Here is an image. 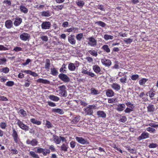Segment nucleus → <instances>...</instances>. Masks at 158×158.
<instances>
[{"instance_id": "f257e3e1", "label": "nucleus", "mask_w": 158, "mask_h": 158, "mask_svg": "<svg viewBox=\"0 0 158 158\" xmlns=\"http://www.w3.org/2000/svg\"><path fill=\"white\" fill-rule=\"evenodd\" d=\"M96 106L94 105H89L85 107L83 110L85 115H92L93 114V109H95Z\"/></svg>"}, {"instance_id": "f03ea898", "label": "nucleus", "mask_w": 158, "mask_h": 158, "mask_svg": "<svg viewBox=\"0 0 158 158\" xmlns=\"http://www.w3.org/2000/svg\"><path fill=\"white\" fill-rule=\"evenodd\" d=\"M18 131L17 128H14L12 127L11 135L15 142L18 143L20 139L18 134Z\"/></svg>"}, {"instance_id": "7ed1b4c3", "label": "nucleus", "mask_w": 158, "mask_h": 158, "mask_svg": "<svg viewBox=\"0 0 158 158\" xmlns=\"http://www.w3.org/2000/svg\"><path fill=\"white\" fill-rule=\"evenodd\" d=\"M53 141L57 144H59L60 143L61 141L62 142H66L67 141L64 137L61 136L59 137L56 135H53Z\"/></svg>"}, {"instance_id": "20e7f679", "label": "nucleus", "mask_w": 158, "mask_h": 158, "mask_svg": "<svg viewBox=\"0 0 158 158\" xmlns=\"http://www.w3.org/2000/svg\"><path fill=\"white\" fill-rule=\"evenodd\" d=\"M60 91L59 94L64 97H66L67 96L66 87L64 85H62L58 87Z\"/></svg>"}, {"instance_id": "39448f33", "label": "nucleus", "mask_w": 158, "mask_h": 158, "mask_svg": "<svg viewBox=\"0 0 158 158\" xmlns=\"http://www.w3.org/2000/svg\"><path fill=\"white\" fill-rule=\"evenodd\" d=\"M58 77L61 80L65 83L70 81V78L65 74L60 73Z\"/></svg>"}, {"instance_id": "423d86ee", "label": "nucleus", "mask_w": 158, "mask_h": 158, "mask_svg": "<svg viewBox=\"0 0 158 158\" xmlns=\"http://www.w3.org/2000/svg\"><path fill=\"white\" fill-rule=\"evenodd\" d=\"M75 139L78 143L82 144L87 145L89 144V143L86 139H85L82 137H76Z\"/></svg>"}, {"instance_id": "0eeeda50", "label": "nucleus", "mask_w": 158, "mask_h": 158, "mask_svg": "<svg viewBox=\"0 0 158 158\" xmlns=\"http://www.w3.org/2000/svg\"><path fill=\"white\" fill-rule=\"evenodd\" d=\"M17 124L19 126V127L25 131H28L29 130V127L25 124H24L19 120H17Z\"/></svg>"}, {"instance_id": "6e6552de", "label": "nucleus", "mask_w": 158, "mask_h": 158, "mask_svg": "<svg viewBox=\"0 0 158 158\" xmlns=\"http://www.w3.org/2000/svg\"><path fill=\"white\" fill-rule=\"evenodd\" d=\"M88 40L89 42L88 44L89 45L93 47H94L96 45L97 40L94 37H90L88 39Z\"/></svg>"}, {"instance_id": "1a4fd4ad", "label": "nucleus", "mask_w": 158, "mask_h": 158, "mask_svg": "<svg viewBox=\"0 0 158 158\" xmlns=\"http://www.w3.org/2000/svg\"><path fill=\"white\" fill-rule=\"evenodd\" d=\"M30 37V35L26 33H23L20 35V39L23 41H27L28 40Z\"/></svg>"}, {"instance_id": "9d476101", "label": "nucleus", "mask_w": 158, "mask_h": 158, "mask_svg": "<svg viewBox=\"0 0 158 158\" xmlns=\"http://www.w3.org/2000/svg\"><path fill=\"white\" fill-rule=\"evenodd\" d=\"M51 23L49 22H44L41 24V27L44 29H49L51 27Z\"/></svg>"}, {"instance_id": "9b49d317", "label": "nucleus", "mask_w": 158, "mask_h": 158, "mask_svg": "<svg viewBox=\"0 0 158 158\" xmlns=\"http://www.w3.org/2000/svg\"><path fill=\"white\" fill-rule=\"evenodd\" d=\"M101 62L103 64L107 67L110 66L111 64V62L110 60L106 59L105 58L101 60Z\"/></svg>"}, {"instance_id": "f8f14e48", "label": "nucleus", "mask_w": 158, "mask_h": 158, "mask_svg": "<svg viewBox=\"0 0 158 158\" xmlns=\"http://www.w3.org/2000/svg\"><path fill=\"white\" fill-rule=\"evenodd\" d=\"M74 38L75 36L73 35H71L68 37V41L72 45L75 44L76 43V41Z\"/></svg>"}, {"instance_id": "ddd939ff", "label": "nucleus", "mask_w": 158, "mask_h": 158, "mask_svg": "<svg viewBox=\"0 0 158 158\" xmlns=\"http://www.w3.org/2000/svg\"><path fill=\"white\" fill-rule=\"evenodd\" d=\"M26 143L28 144H31L32 146H35L37 145L38 142L35 139H33L32 140L28 139L26 141Z\"/></svg>"}, {"instance_id": "4468645a", "label": "nucleus", "mask_w": 158, "mask_h": 158, "mask_svg": "<svg viewBox=\"0 0 158 158\" xmlns=\"http://www.w3.org/2000/svg\"><path fill=\"white\" fill-rule=\"evenodd\" d=\"M149 134L147 132H143L140 136L139 138L138 139L139 140H141L143 139H146L148 137Z\"/></svg>"}, {"instance_id": "2eb2a0df", "label": "nucleus", "mask_w": 158, "mask_h": 158, "mask_svg": "<svg viewBox=\"0 0 158 158\" xmlns=\"http://www.w3.org/2000/svg\"><path fill=\"white\" fill-rule=\"evenodd\" d=\"M52 112L57 113L60 114H64V111L63 110L59 108L52 109Z\"/></svg>"}, {"instance_id": "dca6fc26", "label": "nucleus", "mask_w": 158, "mask_h": 158, "mask_svg": "<svg viewBox=\"0 0 158 158\" xmlns=\"http://www.w3.org/2000/svg\"><path fill=\"white\" fill-rule=\"evenodd\" d=\"M125 106V105L124 104H118L117 105L116 109L119 111H122L124 110Z\"/></svg>"}, {"instance_id": "f3484780", "label": "nucleus", "mask_w": 158, "mask_h": 158, "mask_svg": "<svg viewBox=\"0 0 158 158\" xmlns=\"http://www.w3.org/2000/svg\"><path fill=\"white\" fill-rule=\"evenodd\" d=\"M111 87L112 88L116 91L119 90L121 88L120 85L116 83H113L111 85Z\"/></svg>"}, {"instance_id": "a211bd4d", "label": "nucleus", "mask_w": 158, "mask_h": 158, "mask_svg": "<svg viewBox=\"0 0 158 158\" xmlns=\"http://www.w3.org/2000/svg\"><path fill=\"white\" fill-rule=\"evenodd\" d=\"M41 15L43 17H49L51 15V13L48 10L44 11L41 13Z\"/></svg>"}, {"instance_id": "6ab92c4d", "label": "nucleus", "mask_w": 158, "mask_h": 158, "mask_svg": "<svg viewBox=\"0 0 158 158\" xmlns=\"http://www.w3.org/2000/svg\"><path fill=\"white\" fill-rule=\"evenodd\" d=\"M23 72L27 74H29L35 77H36L38 75V74L35 73L33 72L30 70H25Z\"/></svg>"}, {"instance_id": "aec40b11", "label": "nucleus", "mask_w": 158, "mask_h": 158, "mask_svg": "<svg viewBox=\"0 0 158 158\" xmlns=\"http://www.w3.org/2000/svg\"><path fill=\"white\" fill-rule=\"evenodd\" d=\"M37 81L38 82L42 83L44 84H49L50 83L49 81L42 78L38 79L37 80Z\"/></svg>"}, {"instance_id": "412c9836", "label": "nucleus", "mask_w": 158, "mask_h": 158, "mask_svg": "<svg viewBox=\"0 0 158 158\" xmlns=\"http://www.w3.org/2000/svg\"><path fill=\"white\" fill-rule=\"evenodd\" d=\"M48 97L51 100L55 102H57L60 99L58 97L53 95H50Z\"/></svg>"}, {"instance_id": "4be33fe9", "label": "nucleus", "mask_w": 158, "mask_h": 158, "mask_svg": "<svg viewBox=\"0 0 158 158\" xmlns=\"http://www.w3.org/2000/svg\"><path fill=\"white\" fill-rule=\"evenodd\" d=\"M106 94L107 96L108 97H112L114 95V93L113 91L111 89L107 90Z\"/></svg>"}, {"instance_id": "5701e85b", "label": "nucleus", "mask_w": 158, "mask_h": 158, "mask_svg": "<svg viewBox=\"0 0 158 158\" xmlns=\"http://www.w3.org/2000/svg\"><path fill=\"white\" fill-rule=\"evenodd\" d=\"M30 121L32 123L37 125H40L41 124V122L40 121L36 120L35 118H31L30 120Z\"/></svg>"}, {"instance_id": "b1692460", "label": "nucleus", "mask_w": 158, "mask_h": 158, "mask_svg": "<svg viewBox=\"0 0 158 158\" xmlns=\"http://www.w3.org/2000/svg\"><path fill=\"white\" fill-rule=\"evenodd\" d=\"M29 155L33 158H40L39 155L36 154L34 152L30 151L29 152Z\"/></svg>"}, {"instance_id": "393cba45", "label": "nucleus", "mask_w": 158, "mask_h": 158, "mask_svg": "<svg viewBox=\"0 0 158 158\" xmlns=\"http://www.w3.org/2000/svg\"><path fill=\"white\" fill-rule=\"evenodd\" d=\"M97 114L99 117L102 118H105L106 114L103 111H99L97 112Z\"/></svg>"}, {"instance_id": "a878e982", "label": "nucleus", "mask_w": 158, "mask_h": 158, "mask_svg": "<svg viewBox=\"0 0 158 158\" xmlns=\"http://www.w3.org/2000/svg\"><path fill=\"white\" fill-rule=\"evenodd\" d=\"M148 111L149 112H153L154 111L155 108L152 105H149L147 107Z\"/></svg>"}, {"instance_id": "bb28decb", "label": "nucleus", "mask_w": 158, "mask_h": 158, "mask_svg": "<svg viewBox=\"0 0 158 158\" xmlns=\"http://www.w3.org/2000/svg\"><path fill=\"white\" fill-rule=\"evenodd\" d=\"M75 66L74 64L70 63L69 64L68 66V69L70 71H73L75 70Z\"/></svg>"}, {"instance_id": "cd10ccee", "label": "nucleus", "mask_w": 158, "mask_h": 158, "mask_svg": "<svg viewBox=\"0 0 158 158\" xmlns=\"http://www.w3.org/2000/svg\"><path fill=\"white\" fill-rule=\"evenodd\" d=\"M60 148L61 151L67 152L68 148V145L65 144V143H63Z\"/></svg>"}, {"instance_id": "c85d7f7f", "label": "nucleus", "mask_w": 158, "mask_h": 158, "mask_svg": "<svg viewBox=\"0 0 158 158\" xmlns=\"http://www.w3.org/2000/svg\"><path fill=\"white\" fill-rule=\"evenodd\" d=\"M93 69L96 73H98L101 71L100 67L98 65H95L93 66Z\"/></svg>"}, {"instance_id": "c756f323", "label": "nucleus", "mask_w": 158, "mask_h": 158, "mask_svg": "<svg viewBox=\"0 0 158 158\" xmlns=\"http://www.w3.org/2000/svg\"><path fill=\"white\" fill-rule=\"evenodd\" d=\"M20 9L22 12H23L24 13L26 14L28 12V9L24 6H20Z\"/></svg>"}, {"instance_id": "7c9ffc66", "label": "nucleus", "mask_w": 158, "mask_h": 158, "mask_svg": "<svg viewBox=\"0 0 158 158\" xmlns=\"http://www.w3.org/2000/svg\"><path fill=\"white\" fill-rule=\"evenodd\" d=\"M51 74L53 76H56L58 74V72L56 69L55 68H51Z\"/></svg>"}, {"instance_id": "2f4dec72", "label": "nucleus", "mask_w": 158, "mask_h": 158, "mask_svg": "<svg viewBox=\"0 0 158 158\" xmlns=\"http://www.w3.org/2000/svg\"><path fill=\"white\" fill-rule=\"evenodd\" d=\"M50 65V61L49 59H47L46 60L45 68L47 69H49Z\"/></svg>"}, {"instance_id": "473e14b6", "label": "nucleus", "mask_w": 158, "mask_h": 158, "mask_svg": "<svg viewBox=\"0 0 158 158\" xmlns=\"http://www.w3.org/2000/svg\"><path fill=\"white\" fill-rule=\"evenodd\" d=\"M22 22V19L21 18L16 19L14 22V24L15 26L19 25Z\"/></svg>"}, {"instance_id": "72a5a7b5", "label": "nucleus", "mask_w": 158, "mask_h": 158, "mask_svg": "<svg viewBox=\"0 0 158 158\" xmlns=\"http://www.w3.org/2000/svg\"><path fill=\"white\" fill-rule=\"evenodd\" d=\"M78 28L73 27L67 29V31L69 32H76L78 31Z\"/></svg>"}, {"instance_id": "f704fd0d", "label": "nucleus", "mask_w": 158, "mask_h": 158, "mask_svg": "<svg viewBox=\"0 0 158 158\" xmlns=\"http://www.w3.org/2000/svg\"><path fill=\"white\" fill-rule=\"evenodd\" d=\"M102 48L107 53H109L110 52V49L107 45H104L102 47Z\"/></svg>"}, {"instance_id": "c9c22d12", "label": "nucleus", "mask_w": 158, "mask_h": 158, "mask_svg": "<svg viewBox=\"0 0 158 158\" xmlns=\"http://www.w3.org/2000/svg\"><path fill=\"white\" fill-rule=\"evenodd\" d=\"M104 38L106 40H109L113 39L114 37L112 35L105 34L104 36Z\"/></svg>"}, {"instance_id": "e433bc0d", "label": "nucleus", "mask_w": 158, "mask_h": 158, "mask_svg": "<svg viewBox=\"0 0 158 158\" xmlns=\"http://www.w3.org/2000/svg\"><path fill=\"white\" fill-rule=\"evenodd\" d=\"M91 94L93 95H97L99 94L98 90H96L94 88H92L91 89Z\"/></svg>"}, {"instance_id": "4c0bfd02", "label": "nucleus", "mask_w": 158, "mask_h": 158, "mask_svg": "<svg viewBox=\"0 0 158 158\" xmlns=\"http://www.w3.org/2000/svg\"><path fill=\"white\" fill-rule=\"evenodd\" d=\"M77 5L80 7H82L84 5L85 2L84 1L81 0H78L76 2Z\"/></svg>"}, {"instance_id": "58836bf2", "label": "nucleus", "mask_w": 158, "mask_h": 158, "mask_svg": "<svg viewBox=\"0 0 158 158\" xmlns=\"http://www.w3.org/2000/svg\"><path fill=\"white\" fill-rule=\"evenodd\" d=\"M89 53L92 55L96 56L98 55V53L97 51L95 50H89Z\"/></svg>"}, {"instance_id": "ea45409f", "label": "nucleus", "mask_w": 158, "mask_h": 158, "mask_svg": "<svg viewBox=\"0 0 158 158\" xmlns=\"http://www.w3.org/2000/svg\"><path fill=\"white\" fill-rule=\"evenodd\" d=\"M50 152V150L49 149L44 148L43 154L44 156H46L47 154H49Z\"/></svg>"}, {"instance_id": "a19ab883", "label": "nucleus", "mask_w": 158, "mask_h": 158, "mask_svg": "<svg viewBox=\"0 0 158 158\" xmlns=\"http://www.w3.org/2000/svg\"><path fill=\"white\" fill-rule=\"evenodd\" d=\"M47 126L48 128H50L53 127L52 124L50 123V122L46 120L45 124Z\"/></svg>"}, {"instance_id": "79ce46f5", "label": "nucleus", "mask_w": 158, "mask_h": 158, "mask_svg": "<svg viewBox=\"0 0 158 158\" xmlns=\"http://www.w3.org/2000/svg\"><path fill=\"white\" fill-rule=\"evenodd\" d=\"M148 81V79L145 78H143L139 81V84L140 85H143L145 84Z\"/></svg>"}, {"instance_id": "37998d69", "label": "nucleus", "mask_w": 158, "mask_h": 158, "mask_svg": "<svg viewBox=\"0 0 158 158\" xmlns=\"http://www.w3.org/2000/svg\"><path fill=\"white\" fill-rule=\"evenodd\" d=\"M83 36L82 33H79L76 35V38L78 41H81Z\"/></svg>"}, {"instance_id": "c03bdc74", "label": "nucleus", "mask_w": 158, "mask_h": 158, "mask_svg": "<svg viewBox=\"0 0 158 158\" xmlns=\"http://www.w3.org/2000/svg\"><path fill=\"white\" fill-rule=\"evenodd\" d=\"M133 40V39L131 38L125 39L124 40V42L127 44H130Z\"/></svg>"}, {"instance_id": "a18cd8bd", "label": "nucleus", "mask_w": 158, "mask_h": 158, "mask_svg": "<svg viewBox=\"0 0 158 158\" xmlns=\"http://www.w3.org/2000/svg\"><path fill=\"white\" fill-rule=\"evenodd\" d=\"M95 23L102 27H104L106 26V24L104 23L101 21L96 22Z\"/></svg>"}, {"instance_id": "49530a36", "label": "nucleus", "mask_w": 158, "mask_h": 158, "mask_svg": "<svg viewBox=\"0 0 158 158\" xmlns=\"http://www.w3.org/2000/svg\"><path fill=\"white\" fill-rule=\"evenodd\" d=\"M127 80V76L125 75L123 78H121L120 79V81L123 83H125L126 82Z\"/></svg>"}, {"instance_id": "de8ad7c7", "label": "nucleus", "mask_w": 158, "mask_h": 158, "mask_svg": "<svg viewBox=\"0 0 158 158\" xmlns=\"http://www.w3.org/2000/svg\"><path fill=\"white\" fill-rule=\"evenodd\" d=\"M19 113L23 116L25 117L27 115V114L25 111L23 109H21L19 110Z\"/></svg>"}, {"instance_id": "09e8293b", "label": "nucleus", "mask_w": 158, "mask_h": 158, "mask_svg": "<svg viewBox=\"0 0 158 158\" xmlns=\"http://www.w3.org/2000/svg\"><path fill=\"white\" fill-rule=\"evenodd\" d=\"M66 65L65 64H64L62 67L60 69V72H63V73H66V71L65 70H64V69H66Z\"/></svg>"}, {"instance_id": "8fccbe9b", "label": "nucleus", "mask_w": 158, "mask_h": 158, "mask_svg": "<svg viewBox=\"0 0 158 158\" xmlns=\"http://www.w3.org/2000/svg\"><path fill=\"white\" fill-rule=\"evenodd\" d=\"M80 119V117L79 116H76V117L74 118L73 120H72V122L73 123H76L78 122Z\"/></svg>"}, {"instance_id": "3c124183", "label": "nucleus", "mask_w": 158, "mask_h": 158, "mask_svg": "<svg viewBox=\"0 0 158 158\" xmlns=\"http://www.w3.org/2000/svg\"><path fill=\"white\" fill-rule=\"evenodd\" d=\"M64 5H61L60 6H56V7L54 8V9L57 10H61L64 8Z\"/></svg>"}, {"instance_id": "603ef678", "label": "nucleus", "mask_w": 158, "mask_h": 158, "mask_svg": "<svg viewBox=\"0 0 158 158\" xmlns=\"http://www.w3.org/2000/svg\"><path fill=\"white\" fill-rule=\"evenodd\" d=\"M76 143L73 141H72L70 143V147L72 148H74L76 146Z\"/></svg>"}, {"instance_id": "864d4df0", "label": "nucleus", "mask_w": 158, "mask_h": 158, "mask_svg": "<svg viewBox=\"0 0 158 158\" xmlns=\"http://www.w3.org/2000/svg\"><path fill=\"white\" fill-rule=\"evenodd\" d=\"M44 148H41L40 147H38L37 148V150L36 151V152L37 153H43V152Z\"/></svg>"}, {"instance_id": "5fc2aeb1", "label": "nucleus", "mask_w": 158, "mask_h": 158, "mask_svg": "<svg viewBox=\"0 0 158 158\" xmlns=\"http://www.w3.org/2000/svg\"><path fill=\"white\" fill-rule=\"evenodd\" d=\"M126 104L127 106L132 109H133L134 107L133 104L131 103L130 102H128L126 103Z\"/></svg>"}, {"instance_id": "6e6d98bb", "label": "nucleus", "mask_w": 158, "mask_h": 158, "mask_svg": "<svg viewBox=\"0 0 158 158\" xmlns=\"http://www.w3.org/2000/svg\"><path fill=\"white\" fill-rule=\"evenodd\" d=\"M139 77V76L138 74L134 75L131 76V79L133 80H136Z\"/></svg>"}, {"instance_id": "4d7b16f0", "label": "nucleus", "mask_w": 158, "mask_h": 158, "mask_svg": "<svg viewBox=\"0 0 158 158\" xmlns=\"http://www.w3.org/2000/svg\"><path fill=\"white\" fill-rule=\"evenodd\" d=\"M127 118L125 116H122V117L119 120L120 122L123 123H125L127 121Z\"/></svg>"}, {"instance_id": "13d9d810", "label": "nucleus", "mask_w": 158, "mask_h": 158, "mask_svg": "<svg viewBox=\"0 0 158 158\" xmlns=\"http://www.w3.org/2000/svg\"><path fill=\"white\" fill-rule=\"evenodd\" d=\"M147 130L148 131L152 133H154L156 131L155 129L150 127H148L147 128Z\"/></svg>"}, {"instance_id": "bf43d9fd", "label": "nucleus", "mask_w": 158, "mask_h": 158, "mask_svg": "<svg viewBox=\"0 0 158 158\" xmlns=\"http://www.w3.org/2000/svg\"><path fill=\"white\" fill-rule=\"evenodd\" d=\"M157 147V144L156 143H152L148 145L149 148H154Z\"/></svg>"}, {"instance_id": "052dcab7", "label": "nucleus", "mask_w": 158, "mask_h": 158, "mask_svg": "<svg viewBox=\"0 0 158 158\" xmlns=\"http://www.w3.org/2000/svg\"><path fill=\"white\" fill-rule=\"evenodd\" d=\"M116 100V98H109L108 100V102L109 103H113Z\"/></svg>"}, {"instance_id": "680f3d73", "label": "nucleus", "mask_w": 158, "mask_h": 158, "mask_svg": "<svg viewBox=\"0 0 158 158\" xmlns=\"http://www.w3.org/2000/svg\"><path fill=\"white\" fill-rule=\"evenodd\" d=\"M5 25L6 27L8 28H10V20H7L5 22Z\"/></svg>"}, {"instance_id": "e2e57ef3", "label": "nucleus", "mask_w": 158, "mask_h": 158, "mask_svg": "<svg viewBox=\"0 0 158 158\" xmlns=\"http://www.w3.org/2000/svg\"><path fill=\"white\" fill-rule=\"evenodd\" d=\"M9 69L7 67H6L2 69L1 71L5 73H7L9 72Z\"/></svg>"}, {"instance_id": "0e129e2a", "label": "nucleus", "mask_w": 158, "mask_h": 158, "mask_svg": "<svg viewBox=\"0 0 158 158\" xmlns=\"http://www.w3.org/2000/svg\"><path fill=\"white\" fill-rule=\"evenodd\" d=\"M47 103L50 106L54 107L56 106V104L53 102L50 101H48L47 102Z\"/></svg>"}, {"instance_id": "69168bd1", "label": "nucleus", "mask_w": 158, "mask_h": 158, "mask_svg": "<svg viewBox=\"0 0 158 158\" xmlns=\"http://www.w3.org/2000/svg\"><path fill=\"white\" fill-rule=\"evenodd\" d=\"M6 127V125L5 123L2 122L0 123V127L2 129H5Z\"/></svg>"}, {"instance_id": "338daca9", "label": "nucleus", "mask_w": 158, "mask_h": 158, "mask_svg": "<svg viewBox=\"0 0 158 158\" xmlns=\"http://www.w3.org/2000/svg\"><path fill=\"white\" fill-rule=\"evenodd\" d=\"M11 153L13 154H17L18 153V152L17 150L15 148H14L12 149L11 151Z\"/></svg>"}, {"instance_id": "774afa93", "label": "nucleus", "mask_w": 158, "mask_h": 158, "mask_svg": "<svg viewBox=\"0 0 158 158\" xmlns=\"http://www.w3.org/2000/svg\"><path fill=\"white\" fill-rule=\"evenodd\" d=\"M133 109L131 108H127L126 110H124V112L126 113H129L131 112L132 111H133Z\"/></svg>"}]
</instances>
